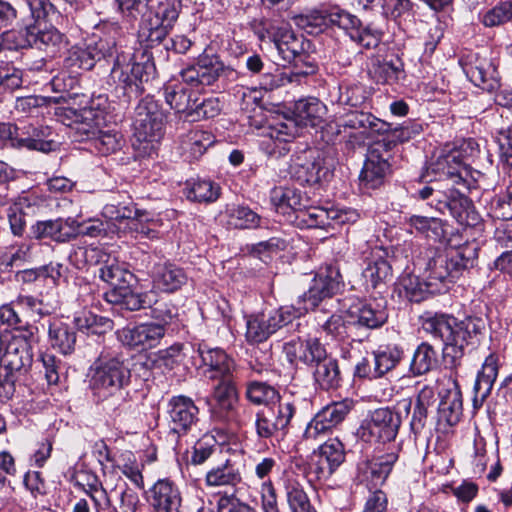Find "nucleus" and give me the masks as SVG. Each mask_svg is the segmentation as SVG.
Returning a JSON list of instances; mask_svg holds the SVG:
<instances>
[{
	"instance_id": "6e6552de",
	"label": "nucleus",
	"mask_w": 512,
	"mask_h": 512,
	"mask_svg": "<svg viewBox=\"0 0 512 512\" xmlns=\"http://www.w3.org/2000/svg\"><path fill=\"white\" fill-rule=\"evenodd\" d=\"M116 58L111 70L112 78L123 89L127 101L137 98L143 91V83L147 82L154 71V64L146 51L139 55L130 50L115 52Z\"/></svg>"
},
{
	"instance_id": "7c9ffc66",
	"label": "nucleus",
	"mask_w": 512,
	"mask_h": 512,
	"mask_svg": "<svg viewBox=\"0 0 512 512\" xmlns=\"http://www.w3.org/2000/svg\"><path fill=\"white\" fill-rule=\"evenodd\" d=\"M463 70L475 86L487 90L494 88L496 69L487 57L471 55L463 64Z\"/></svg>"
},
{
	"instance_id": "4d7b16f0",
	"label": "nucleus",
	"mask_w": 512,
	"mask_h": 512,
	"mask_svg": "<svg viewBox=\"0 0 512 512\" xmlns=\"http://www.w3.org/2000/svg\"><path fill=\"white\" fill-rule=\"evenodd\" d=\"M374 76L380 83H398L405 78L404 64L399 58L379 62L374 68Z\"/></svg>"
},
{
	"instance_id": "09e8293b",
	"label": "nucleus",
	"mask_w": 512,
	"mask_h": 512,
	"mask_svg": "<svg viewBox=\"0 0 512 512\" xmlns=\"http://www.w3.org/2000/svg\"><path fill=\"white\" fill-rule=\"evenodd\" d=\"M381 251H377L372 255L366 268L363 270V277L372 288H378L391 277V266L381 255Z\"/></svg>"
},
{
	"instance_id": "bb28decb",
	"label": "nucleus",
	"mask_w": 512,
	"mask_h": 512,
	"mask_svg": "<svg viewBox=\"0 0 512 512\" xmlns=\"http://www.w3.org/2000/svg\"><path fill=\"white\" fill-rule=\"evenodd\" d=\"M32 233L36 239H50L59 243L77 237L75 220L71 218L38 221L32 226Z\"/></svg>"
},
{
	"instance_id": "473e14b6",
	"label": "nucleus",
	"mask_w": 512,
	"mask_h": 512,
	"mask_svg": "<svg viewBox=\"0 0 512 512\" xmlns=\"http://www.w3.org/2000/svg\"><path fill=\"white\" fill-rule=\"evenodd\" d=\"M62 41V35L55 29H39L36 25H27L20 31V40L17 48L36 47L47 49L56 47Z\"/></svg>"
},
{
	"instance_id": "c9c22d12",
	"label": "nucleus",
	"mask_w": 512,
	"mask_h": 512,
	"mask_svg": "<svg viewBox=\"0 0 512 512\" xmlns=\"http://www.w3.org/2000/svg\"><path fill=\"white\" fill-rule=\"evenodd\" d=\"M463 163L459 158L458 152H451L440 155L427 168V172L439 176V180H448L453 184H464V178L461 175Z\"/></svg>"
},
{
	"instance_id": "c03bdc74",
	"label": "nucleus",
	"mask_w": 512,
	"mask_h": 512,
	"mask_svg": "<svg viewBox=\"0 0 512 512\" xmlns=\"http://www.w3.org/2000/svg\"><path fill=\"white\" fill-rule=\"evenodd\" d=\"M73 323L79 331L93 335H103L111 331L113 326V322L109 318L98 316L88 310L77 312Z\"/></svg>"
},
{
	"instance_id": "5701e85b",
	"label": "nucleus",
	"mask_w": 512,
	"mask_h": 512,
	"mask_svg": "<svg viewBox=\"0 0 512 512\" xmlns=\"http://www.w3.org/2000/svg\"><path fill=\"white\" fill-rule=\"evenodd\" d=\"M347 315L352 327L366 330L377 329L388 319L385 305L376 301L353 305L348 309Z\"/></svg>"
},
{
	"instance_id": "2eb2a0df",
	"label": "nucleus",
	"mask_w": 512,
	"mask_h": 512,
	"mask_svg": "<svg viewBox=\"0 0 512 512\" xmlns=\"http://www.w3.org/2000/svg\"><path fill=\"white\" fill-rule=\"evenodd\" d=\"M354 406L351 399L333 402L319 410L307 423L303 432L306 441H318L340 425Z\"/></svg>"
},
{
	"instance_id": "bf43d9fd",
	"label": "nucleus",
	"mask_w": 512,
	"mask_h": 512,
	"mask_svg": "<svg viewBox=\"0 0 512 512\" xmlns=\"http://www.w3.org/2000/svg\"><path fill=\"white\" fill-rule=\"evenodd\" d=\"M105 252L99 247L78 246L69 254L70 263L77 269H83L89 265H98Z\"/></svg>"
},
{
	"instance_id": "69168bd1",
	"label": "nucleus",
	"mask_w": 512,
	"mask_h": 512,
	"mask_svg": "<svg viewBox=\"0 0 512 512\" xmlns=\"http://www.w3.org/2000/svg\"><path fill=\"white\" fill-rule=\"evenodd\" d=\"M87 140L92 141L93 146L99 153L107 155L120 149L122 135L113 130L104 131L100 128V132Z\"/></svg>"
},
{
	"instance_id": "4468645a",
	"label": "nucleus",
	"mask_w": 512,
	"mask_h": 512,
	"mask_svg": "<svg viewBox=\"0 0 512 512\" xmlns=\"http://www.w3.org/2000/svg\"><path fill=\"white\" fill-rule=\"evenodd\" d=\"M401 426V416L390 408H378L363 420L358 434L366 442L386 443L395 440Z\"/></svg>"
},
{
	"instance_id": "0e129e2a",
	"label": "nucleus",
	"mask_w": 512,
	"mask_h": 512,
	"mask_svg": "<svg viewBox=\"0 0 512 512\" xmlns=\"http://www.w3.org/2000/svg\"><path fill=\"white\" fill-rule=\"evenodd\" d=\"M512 20V0L497 3L482 16V23L486 27L504 25Z\"/></svg>"
},
{
	"instance_id": "338daca9",
	"label": "nucleus",
	"mask_w": 512,
	"mask_h": 512,
	"mask_svg": "<svg viewBox=\"0 0 512 512\" xmlns=\"http://www.w3.org/2000/svg\"><path fill=\"white\" fill-rule=\"evenodd\" d=\"M26 3L36 22L45 20L50 23H58L61 19L60 12L49 0H26Z\"/></svg>"
},
{
	"instance_id": "f257e3e1",
	"label": "nucleus",
	"mask_w": 512,
	"mask_h": 512,
	"mask_svg": "<svg viewBox=\"0 0 512 512\" xmlns=\"http://www.w3.org/2000/svg\"><path fill=\"white\" fill-rule=\"evenodd\" d=\"M339 126L351 130L348 144L353 148L373 142L368 150L360 181L366 188L380 187L390 173V150L394 144L393 140L384 138L379 141L376 137L386 134L390 125L370 113L352 111L341 120Z\"/></svg>"
},
{
	"instance_id": "f3484780",
	"label": "nucleus",
	"mask_w": 512,
	"mask_h": 512,
	"mask_svg": "<svg viewBox=\"0 0 512 512\" xmlns=\"http://www.w3.org/2000/svg\"><path fill=\"white\" fill-rule=\"evenodd\" d=\"M343 286V278L337 265H328L324 272L318 274L314 284L304 294V309H314L324 303L333 306L331 296Z\"/></svg>"
},
{
	"instance_id": "680f3d73",
	"label": "nucleus",
	"mask_w": 512,
	"mask_h": 512,
	"mask_svg": "<svg viewBox=\"0 0 512 512\" xmlns=\"http://www.w3.org/2000/svg\"><path fill=\"white\" fill-rule=\"evenodd\" d=\"M366 87L360 83H353L339 86L337 102L340 105L358 107L368 99Z\"/></svg>"
},
{
	"instance_id": "6e6d98bb",
	"label": "nucleus",
	"mask_w": 512,
	"mask_h": 512,
	"mask_svg": "<svg viewBox=\"0 0 512 512\" xmlns=\"http://www.w3.org/2000/svg\"><path fill=\"white\" fill-rule=\"evenodd\" d=\"M403 356V350L398 345L379 347L373 352V362H376V370L381 377L396 367Z\"/></svg>"
},
{
	"instance_id": "39448f33",
	"label": "nucleus",
	"mask_w": 512,
	"mask_h": 512,
	"mask_svg": "<svg viewBox=\"0 0 512 512\" xmlns=\"http://www.w3.org/2000/svg\"><path fill=\"white\" fill-rule=\"evenodd\" d=\"M120 12L133 19L141 18L138 40L146 48L161 44L179 16L174 0H115Z\"/></svg>"
},
{
	"instance_id": "f03ea898",
	"label": "nucleus",
	"mask_w": 512,
	"mask_h": 512,
	"mask_svg": "<svg viewBox=\"0 0 512 512\" xmlns=\"http://www.w3.org/2000/svg\"><path fill=\"white\" fill-rule=\"evenodd\" d=\"M422 328L433 338L443 342L444 361L453 369L460 365L466 348H474L479 343L485 321L480 317H467L458 321L451 315L435 313L427 314L423 318Z\"/></svg>"
},
{
	"instance_id": "c756f323",
	"label": "nucleus",
	"mask_w": 512,
	"mask_h": 512,
	"mask_svg": "<svg viewBox=\"0 0 512 512\" xmlns=\"http://www.w3.org/2000/svg\"><path fill=\"white\" fill-rule=\"evenodd\" d=\"M187 281L186 272L173 263L158 264L152 273L153 287L165 293L178 291Z\"/></svg>"
},
{
	"instance_id": "f8f14e48",
	"label": "nucleus",
	"mask_w": 512,
	"mask_h": 512,
	"mask_svg": "<svg viewBox=\"0 0 512 512\" xmlns=\"http://www.w3.org/2000/svg\"><path fill=\"white\" fill-rule=\"evenodd\" d=\"M301 315L302 310L292 306L249 315L246 317V341L250 344L263 343L279 329L291 324Z\"/></svg>"
},
{
	"instance_id": "412c9836",
	"label": "nucleus",
	"mask_w": 512,
	"mask_h": 512,
	"mask_svg": "<svg viewBox=\"0 0 512 512\" xmlns=\"http://www.w3.org/2000/svg\"><path fill=\"white\" fill-rule=\"evenodd\" d=\"M197 352L201 358L199 370L209 380L233 376L234 361L220 348L199 345Z\"/></svg>"
},
{
	"instance_id": "3c124183",
	"label": "nucleus",
	"mask_w": 512,
	"mask_h": 512,
	"mask_svg": "<svg viewBox=\"0 0 512 512\" xmlns=\"http://www.w3.org/2000/svg\"><path fill=\"white\" fill-rule=\"evenodd\" d=\"M437 365V352L427 342L421 343L415 350L410 363V372L421 376L430 372Z\"/></svg>"
},
{
	"instance_id": "4c0bfd02",
	"label": "nucleus",
	"mask_w": 512,
	"mask_h": 512,
	"mask_svg": "<svg viewBox=\"0 0 512 512\" xmlns=\"http://www.w3.org/2000/svg\"><path fill=\"white\" fill-rule=\"evenodd\" d=\"M241 481L242 474L239 465L229 459L210 468L205 476V483L208 487H235Z\"/></svg>"
},
{
	"instance_id": "f704fd0d",
	"label": "nucleus",
	"mask_w": 512,
	"mask_h": 512,
	"mask_svg": "<svg viewBox=\"0 0 512 512\" xmlns=\"http://www.w3.org/2000/svg\"><path fill=\"white\" fill-rule=\"evenodd\" d=\"M270 199L276 211L282 214H288L291 218V213L294 217L301 212L305 207L307 200L303 197L300 191L289 187H275L271 190Z\"/></svg>"
},
{
	"instance_id": "ea45409f",
	"label": "nucleus",
	"mask_w": 512,
	"mask_h": 512,
	"mask_svg": "<svg viewBox=\"0 0 512 512\" xmlns=\"http://www.w3.org/2000/svg\"><path fill=\"white\" fill-rule=\"evenodd\" d=\"M325 115L326 106L317 98L301 99L295 103L294 116L299 125L318 127Z\"/></svg>"
},
{
	"instance_id": "c85d7f7f",
	"label": "nucleus",
	"mask_w": 512,
	"mask_h": 512,
	"mask_svg": "<svg viewBox=\"0 0 512 512\" xmlns=\"http://www.w3.org/2000/svg\"><path fill=\"white\" fill-rule=\"evenodd\" d=\"M440 402L437 408L438 421L449 426L457 424L462 416V393L455 381L439 393Z\"/></svg>"
},
{
	"instance_id": "e433bc0d",
	"label": "nucleus",
	"mask_w": 512,
	"mask_h": 512,
	"mask_svg": "<svg viewBox=\"0 0 512 512\" xmlns=\"http://www.w3.org/2000/svg\"><path fill=\"white\" fill-rule=\"evenodd\" d=\"M317 66H308L307 70H301L299 67H293L288 73L280 72L277 69L275 72H265L259 82L262 89L272 91L279 87L285 86L289 83H302L308 76L317 72Z\"/></svg>"
},
{
	"instance_id": "79ce46f5",
	"label": "nucleus",
	"mask_w": 512,
	"mask_h": 512,
	"mask_svg": "<svg viewBox=\"0 0 512 512\" xmlns=\"http://www.w3.org/2000/svg\"><path fill=\"white\" fill-rule=\"evenodd\" d=\"M313 378L323 390L336 389L341 382V372L336 358L329 355L313 367Z\"/></svg>"
},
{
	"instance_id": "774afa93",
	"label": "nucleus",
	"mask_w": 512,
	"mask_h": 512,
	"mask_svg": "<svg viewBox=\"0 0 512 512\" xmlns=\"http://www.w3.org/2000/svg\"><path fill=\"white\" fill-rule=\"evenodd\" d=\"M117 468L125 475L136 487H144V478L140 465L131 452H125L121 455Z\"/></svg>"
},
{
	"instance_id": "13d9d810",
	"label": "nucleus",
	"mask_w": 512,
	"mask_h": 512,
	"mask_svg": "<svg viewBox=\"0 0 512 512\" xmlns=\"http://www.w3.org/2000/svg\"><path fill=\"white\" fill-rule=\"evenodd\" d=\"M214 136L203 130H193L187 135L185 151L191 159H198L214 143Z\"/></svg>"
},
{
	"instance_id": "dca6fc26",
	"label": "nucleus",
	"mask_w": 512,
	"mask_h": 512,
	"mask_svg": "<svg viewBox=\"0 0 512 512\" xmlns=\"http://www.w3.org/2000/svg\"><path fill=\"white\" fill-rule=\"evenodd\" d=\"M117 52L114 37H99L90 41L85 47H73L65 59L66 67L76 70H90L97 61L111 57Z\"/></svg>"
},
{
	"instance_id": "052dcab7",
	"label": "nucleus",
	"mask_w": 512,
	"mask_h": 512,
	"mask_svg": "<svg viewBox=\"0 0 512 512\" xmlns=\"http://www.w3.org/2000/svg\"><path fill=\"white\" fill-rule=\"evenodd\" d=\"M141 211L131 201L111 202L103 207L102 215L111 221L129 220V222H132L135 218L141 216Z\"/></svg>"
},
{
	"instance_id": "20e7f679",
	"label": "nucleus",
	"mask_w": 512,
	"mask_h": 512,
	"mask_svg": "<svg viewBox=\"0 0 512 512\" xmlns=\"http://www.w3.org/2000/svg\"><path fill=\"white\" fill-rule=\"evenodd\" d=\"M36 328H18L0 334V402L12 399L16 382L27 374L33 362V348L38 342Z\"/></svg>"
},
{
	"instance_id": "9b49d317",
	"label": "nucleus",
	"mask_w": 512,
	"mask_h": 512,
	"mask_svg": "<svg viewBox=\"0 0 512 512\" xmlns=\"http://www.w3.org/2000/svg\"><path fill=\"white\" fill-rule=\"evenodd\" d=\"M108 99L104 95L94 97L81 109L64 108L63 122L71 127L79 140H87L100 132L107 122Z\"/></svg>"
},
{
	"instance_id": "0eeeda50",
	"label": "nucleus",
	"mask_w": 512,
	"mask_h": 512,
	"mask_svg": "<svg viewBox=\"0 0 512 512\" xmlns=\"http://www.w3.org/2000/svg\"><path fill=\"white\" fill-rule=\"evenodd\" d=\"M475 258L476 249L468 246L446 251H430L424 275L432 292H446L449 284L462 270L473 266Z\"/></svg>"
},
{
	"instance_id": "72a5a7b5",
	"label": "nucleus",
	"mask_w": 512,
	"mask_h": 512,
	"mask_svg": "<svg viewBox=\"0 0 512 512\" xmlns=\"http://www.w3.org/2000/svg\"><path fill=\"white\" fill-rule=\"evenodd\" d=\"M499 357L490 353L484 360L481 370L478 372L474 384V401L480 400L482 404L491 394L493 385L498 377Z\"/></svg>"
},
{
	"instance_id": "4be33fe9",
	"label": "nucleus",
	"mask_w": 512,
	"mask_h": 512,
	"mask_svg": "<svg viewBox=\"0 0 512 512\" xmlns=\"http://www.w3.org/2000/svg\"><path fill=\"white\" fill-rule=\"evenodd\" d=\"M397 460L398 455L392 452L360 461L357 465V479L367 487L376 488L384 484Z\"/></svg>"
},
{
	"instance_id": "cd10ccee",
	"label": "nucleus",
	"mask_w": 512,
	"mask_h": 512,
	"mask_svg": "<svg viewBox=\"0 0 512 512\" xmlns=\"http://www.w3.org/2000/svg\"><path fill=\"white\" fill-rule=\"evenodd\" d=\"M268 40L273 42L278 54L286 62H291L303 52V41L287 25L271 26L267 29Z\"/></svg>"
},
{
	"instance_id": "864d4df0",
	"label": "nucleus",
	"mask_w": 512,
	"mask_h": 512,
	"mask_svg": "<svg viewBox=\"0 0 512 512\" xmlns=\"http://www.w3.org/2000/svg\"><path fill=\"white\" fill-rule=\"evenodd\" d=\"M226 224L235 229H252L260 224V216L248 206H232L226 210Z\"/></svg>"
},
{
	"instance_id": "ddd939ff",
	"label": "nucleus",
	"mask_w": 512,
	"mask_h": 512,
	"mask_svg": "<svg viewBox=\"0 0 512 512\" xmlns=\"http://www.w3.org/2000/svg\"><path fill=\"white\" fill-rule=\"evenodd\" d=\"M108 297L111 304L129 311L150 308L151 317L158 320V324H164L165 328L175 315V307L169 302L157 300V295L153 291L136 292L120 288L108 294Z\"/></svg>"
},
{
	"instance_id": "603ef678",
	"label": "nucleus",
	"mask_w": 512,
	"mask_h": 512,
	"mask_svg": "<svg viewBox=\"0 0 512 512\" xmlns=\"http://www.w3.org/2000/svg\"><path fill=\"white\" fill-rule=\"evenodd\" d=\"M400 286L402 288L400 294L411 302L419 303L429 295L435 294L425 276L420 279L418 276L408 274L401 279Z\"/></svg>"
},
{
	"instance_id": "a18cd8bd",
	"label": "nucleus",
	"mask_w": 512,
	"mask_h": 512,
	"mask_svg": "<svg viewBox=\"0 0 512 512\" xmlns=\"http://www.w3.org/2000/svg\"><path fill=\"white\" fill-rule=\"evenodd\" d=\"M185 195L194 202L210 203L219 198L220 187L208 179H197L186 182Z\"/></svg>"
},
{
	"instance_id": "1a4fd4ad",
	"label": "nucleus",
	"mask_w": 512,
	"mask_h": 512,
	"mask_svg": "<svg viewBox=\"0 0 512 512\" xmlns=\"http://www.w3.org/2000/svg\"><path fill=\"white\" fill-rule=\"evenodd\" d=\"M89 380L93 395L105 401L115 395L122 397V388L130 381V370L117 356L100 354L90 368Z\"/></svg>"
},
{
	"instance_id": "393cba45",
	"label": "nucleus",
	"mask_w": 512,
	"mask_h": 512,
	"mask_svg": "<svg viewBox=\"0 0 512 512\" xmlns=\"http://www.w3.org/2000/svg\"><path fill=\"white\" fill-rule=\"evenodd\" d=\"M52 134V130L48 126H24L18 128V134L14 138L13 147L48 153L56 147Z\"/></svg>"
},
{
	"instance_id": "b1692460",
	"label": "nucleus",
	"mask_w": 512,
	"mask_h": 512,
	"mask_svg": "<svg viewBox=\"0 0 512 512\" xmlns=\"http://www.w3.org/2000/svg\"><path fill=\"white\" fill-rule=\"evenodd\" d=\"M171 431L185 434L198 421V408L189 397L179 395L170 399L168 404Z\"/></svg>"
},
{
	"instance_id": "49530a36",
	"label": "nucleus",
	"mask_w": 512,
	"mask_h": 512,
	"mask_svg": "<svg viewBox=\"0 0 512 512\" xmlns=\"http://www.w3.org/2000/svg\"><path fill=\"white\" fill-rule=\"evenodd\" d=\"M49 341L62 354H71L76 345V333L65 323L54 321L49 326Z\"/></svg>"
},
{
	"instance_id": "2f4dec72",
	"label": "nucleus",
	"mask_w": 512,
	"mask_h": 512,
	"mask_svg": "<svg viewBox=\"0 0 512 512\" xmlns=\"http://www.w3.org/2000/svg\"><path fill=\"white\" fill-rule=\"evenodd\" d=\"M319 306L320 309L316 311L315 315L319 330L327 337L337 341H343L349 337V330L353 328L349 324V319L346 322L341 315L333 313L329 309L330 306H324V303H320ZM331 307L333 308L334 305Z\"/></svg>"
},
{
	"instance_id": "6ab92c4d",
	"label": "nucleus",
	"mask_w": 512,
	"mask_h": 512,
	"mask_svg": "<svg viewBox=\"0 0 512 512\" xmlns=\"http://www.w3.org/2000/svg\"><path fill=\"white\" fill-rule=\"evenodd\" d=\"M165 334L164 324L147 322L123 328L118 332V337L124 345L139 351H145L158 346Z\"/></svg>"
},
{
	"instance_id": "a878e982",
	"label": "nucleus",
	"mask_w": 512,
	"mask_h": 512,
	"mask_svg": "<svg viewBox=\"0 0 512 512\" xmlns=\"http://www.w3.org/2000/svg\"><path fill=\"white\" fill-rule=\"evenodd\" d=\"M98 265L100 266L98 270L99 277L103 281L113 286L104 295L107 302L111 303L108 294L114 290H119L120 288L132 290L129 284L134 278V275L129 270H127L125 265L120 263L115 257H112L105 252V257H101V261H99Z\"/></svg>"
},
{
	"instance_id": "9d476101",
	"label": "nucleus",
	"mask_w": 512,
	"mask_h": 512,
	"mask_svg": "<svg viewBox=\"0 0 512 512\" xmlns=\"http://www.w3.org/2000/svg\"><path fill=\"white\" fill-rule=\"evenodd\" d=\"M166 116L158 102L151 96L144 97L135 108L134 137L144 153L150 155L164 135ZM141 149V147H138Z\"/></svg>"
},
{
	"instance_id": "de8ad7c7",
	"label": "nucleus",
	"mask_w": 512,
	"mask_h": 512,
	"mask_svg": "<svg viewBox=\"0 0 512 512\" xmlns=\"http://www.w3.org/2000/svg\"><path fill=\"white\" fill-rule=\"evenodd\" d=\"M405 223L409 226L410 233L415 230L433 240H440L445 236L444 224L436 217L412 215L405 220Z\"/></svg>"
},
{
	"instance_id": "37998d69",
	"label": "nucleus",
	"mask_w": 512,
	"mask_h": 512,
	"mask_svg": "<svg viewBox=\"0 0 512 512\" xmlns=\"http://www.w3.org/2000/svg\"><path fill=\"white\" fill-rule=\"evenodd\" d=\"M436 402V391L433 387L425 385L418 393L414 412L410 422L413 432H420L426 423L428 409Z\"/></svg>"
},
{
	"instance_id": "a211bd4d",
	"label": "nucleus",
	"mask_w": 512,
	"mask_h": 512,
	"mask_svg": "<svg viewBox=\"0 0 512 512\" xmlns=\"http://www.w3.org/2000/svg\"><path fill=\"white\" fill-rule=\"evenodd\" d=\"M290 173L300 184L314 185L326 177L328 169L320 151L310 148L296 155L290 165Z\"/></svg>"
},
{
	"instance_id": "a19ab883",
	"label": "nucleus",
	"mask_w": 512,
	"mask_h": 512,
	"mask_svg": "<svg viewBox=\"0 0 512 512\" xmlns=\"http://www.w3.org/2000/svg\"><path fill=\"white\" fill-rule=\"evenodd\" d=\"M266 416L273 423L277 432L283 437L287 435L290 423L296 413V405L289 398L279 399L278 402L262 408Z\"/></svg>"
},
{
	"instance_id": "7ed1b4c3",
	"label": "nucleus",
	"mask_w": 512,
	"mask_h": 512,
	"mask_svg": "<svg viewBox=\"0 0 512 512\" xmlns=\"http://www.w3.org/2000/svg\"><path fill=\"white\" fill-rule=\"evenodd\" d=\"M233 70L226 67L219 57L201 54L197 62L180 72L182 81L168 83L163 88L165 102L176 113H183L190 118L193 106L198 101L193 88L214 84L221 75H230Z\"/></svg>"
},
{
	"instance_id": "423d86ee",
	"label": "nucleus",
	"mask_w": 512,
	"mask_h": 512,
	"mask_svg": "<svg viewBox=\"0 0 512 512\" xmlns=\"http://www.w3.org/2000/svg\"><path fill=\"white\" fill-rule=\"evenodd\" d=\"M299 24L309 34L338 27L344 30L353 41L366 49L376 48L382 37L379 30L372 28L370 25L363 27L361 21L355 15L337 6L312 10L300 17Z\"/></svg>"
},
{
	"instance_id": "58836bf2",
	"label": "nucleus",
	"mask_w": 512,
	"mask_h": 512,
	"mask_svg": "<svg viewBox=\"0 0 512 512\" xmlns=\"http://www.w3.org/2000/svg\"><path fill=\"white\" fill-rule=\"evenodd\" d=\"M471 206L470 200L456 189L448 188L443 199L438 200L435 204V209L440 213L445 214L448 212L460 224L467 222L468 210Z\"/></svg>"
},
{
	"instance_id": "5fc2aeb1",
	"label": "nucleus",
	"mask_w": 512,
	"mask_h": 512,
	"mask_svg": "<svg viewBox=\"0 0 512 512\" xmlns=\"http://www.w3.org/2000/svg\"><path fill=\"white\" fill-rule=\"evenodd\" d=\"M295 125L280 122L269 128L268 136L274 147L270 151L273 154H283L289 151L287 145L295 138Z\"/></svg>"
},
{
	"instance_id": "8fccbe9b",
	"label": "nucleus",
	"mask_w": 512,
	"mask_h": 512,
	"mask_svg": "<svg viewBox=\"0 0 512 512\" xmlns=\"http://www.w3.org/2000/svg\"><path fill=\"white\" fill-rule=\"evenodd\" d=\"M246 397L255 405H264V407L270 406L284 399L279 395L276 388L266 382L262 381H250L246 386Z\"/></svg>"
},
{
	"instance_id": "aec40b11",
	"label": "nucleus",
	"mask_w": 512,
	"mask_h": 512,
	"mask_svg": "<svg viewBox=\"0 0 512 512\" xmlns=\"http://www.w3.org/2000/svg\"><path fill=\"white\" fill-rule=\"evenodd\" d=\"M146 500L151 512H181L182 494L169 478L157 480L148 490Z\"/></svg>"
},
{
	"instance_id": "e2e57ef3",
	"label": "nucleus",
	"mask_w": 512,
	"mask_h": 512,
	"mask_svg": "<svg viewBox=\"0 0 512 512\" xmlns=\"http://www.w3.org/2000/svg\"><path fill=\"white\" fill-rule=\"evenodd\" d=\"M286 500L291 512H315L304 489L298 483H289L285 487Z\"/></svg>"
}]
</instances>
